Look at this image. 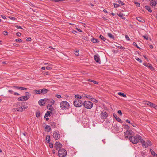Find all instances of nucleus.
I'll return each mask as SVG.
<instances>
[{"instance_id": "f257e3e1", "label": "nucleus", "mask_w": 157, "mask_h": 157, "mask_svg": "<svg viewBox=\"0 0 157 157\" xmlns=\"http://www.w3.org/2000/svg\"><path fill=\"white\" fill-rule=\"evenodd\" d=\"M142 138L139 134H136L135 136H132L129 137V140L133 144L137 143L139 140L141 141Z\"/></svg>"}, {"instance_id": "f03ea898", "label": "nucleus", "mask_w": 157, "mask_h": 157, "mask_svg": "<svg viewBox=\"0 0 157 157\" xmlns=\"http://www.w3.org/2000/svg\"><path fill=\"white\" fill-rule=\"evenodd\" d=\"M69 104L67 102L63 101L60 103V106L62 109L66 110L69 107Z\"/></svg>"}, {"instance_id": "7ed1b4c3", "label": "nucleus", "mask_w": 157, "mask_h": 157, "mask_svg": "<svg viewBox=\"0 0 157 157\" xmlns=\"http://www.w3.org/2000/svg\"><path fill=\"white\" fill-rule=\"evenodd\" d=\"M140 142L142 144L143 147L145 148H147L148 146H151L152 145L151 143L149 140H147V142H145L142 138L141 139Z\"/></svg>"}, {"instance_id": "20e7f679", "label": "nucleus", "mask_w": 157, "mask_h": 157, "mask_svg": "<svg viewBox=\"0 0 157 157\" xmlns=\"http://www.w3.org/2000/svg\"><path fill=\"white\" fill-rule=\"evenodd\" d=\"M25 94V96L19 97L18 100L19 101H22L23 100H27L29 98L30 94L29 92H26Z\"/></svg>"}, {"instance_id": "39448f33", "label": "nucleus", "mask_w": 157, "mask_h": 157, "mask_svg": "<svg viewBox=\"0 0 157 157\" xmlns=\"http://www.w3.org/2000/svg\"><path fill=\"white\" fill-rule=\"evenodd\" d=\"M83 105L86 108L91 109L93 106V104L89 101H86L84 102Z\"/></svg>"}, {"instance_id": "423d86ee", "label": "nucleus", "mask_w": 157, "mask_h": 157, "mask_svg": "<svg viewBox=\"0 0 157 157\" xmlns=\"http://www.w3.org/2000/svg\"><path fill=\"white\" fill-rule=\"evenodd\" d=\"M58 154L59 157H65L67 155V152L65 149H60L58 151Z\"/></svg>"}, {"instance_id": "0eeeda50", "label": "nucleus", "mask_w": 157, "mask_h": 157, "mask_svg": "<svg viewBox=\"0 0 157 157\" xmlns=\"http://www.w3.org/2000/svg\"><path fill=\"white\" fill-rule=\"evenodd\" d=\"M74 105L76 107H81L83 104L81 100L76 99L73 102Z\"/></svg>"}, {"instance_id": "6e6552de", "label": "nucleus", "mask_w": 157, "mask_h": 157, "mask_svg": "<svg viewBox=\"0 0 157 157\" xmlns=\"http://www.w3.org/2000/svg\"><path fill=\"white\" fill-rule=\"evenodd\" d=\"M53 136L55 139L56 140L59 139L60 138L59 132L57 131H56L54 132Z\"/></svg>"}, {"instance_id": "1a4fd4ad", "label": "nucleus", "mask_w": 157, "mask_h": 157, "mask_svg": "<svg viewBox=\"0 0 157 157\" xmlns=\"http://www.w3.org/2000/svg\"><path fill=\"white\" fill-rule=\"evenodd\" d=\"M133 132L132 130H127L125 132L124 136L125 138H128L129 136L133 135Z\"/></svg>"}, {"instance_id": "9d476101", "label": "nucleus", "mask_w": 157, "mask_h": 157, "mask_svg": "<svg viewBox=\"0 0 157 157\" xmlns=\"http://www.w3.org/2000/svg\"><path fill=\"white\" fill-rule=\"evenodd\" d=\"M100 117L102 119H105L107 117L108 115L106 112L101 111Z\"/></svg>"}, {"instance_id": "9b49d317", "label": "nucleus", "mask_w": 157, "mask_h": 157, "mask_svg": "<svg viewBox=\"0 0 157 157\" xmlns=\"http://www.w3.org/2000/svg\"><path fill=\"white\" fill-rule=\"evenodd\" d=\"M46 99H42L39 101L38 103L39 105L40 106H43L44 104L45 103L46 101Z\"/></svg>"}, {"instance_id": "f8f14e48", "label": "nucleus", "mask_w": 157, "mask_h": 157, "mask_svg": "<svg viewBox=\"0 0 157 157\" xmlns=\"http://www.w3.org/2000/svg\"><path fill=\"white\" fill-rule=\"evenodd\" d=\"M146 102L147 103H146V104L147 105H149L150 107L155 108L157 107V106L152 103L149 101H147Z\"/></svg>"}, {"instance_id": "ddd939ff", "label": "nucleus", "mask_w": 157, "mask_h": 157, "mask_svg": "<svg viewBox=\"0 0 157 157\" xmlns=\"http://www.w3.org/2000/svg\"><path fill=\"white\" fill-rule=\"evenodd\" d=\"M55 147L56 149H58L62 147V145L59 142H56L55 144Z\"/></svg>"}, {"instance_id": "4468645a", "label": "nucleus", "mask_w": 157, "mask_h": 157, "mask_svg": "<svg viewBox=\"0 0 157 157\" xmlns=\"http://www.w3.org/2000/svg\"><path fill=\"white\" fill-rule=\"evenodd\" d=\"M150 3L151 6H155L157 4V0H151Z\"/></svg>"}, {"instance_id": "2eb2a0df", "label": "nucleus", "mask_w": 157, "mask_h": 157, "mask_svg": "<svg viewBox=\"0 0 157 157\" xmlns=\"http://www.w3.org/2000/svg\"><path fill=\"white\" fill-rule=\"evenodd\" d=\"M94 59L95 60V61L98 63H100V59L99 57V56L98 55H95L94 56Z\"/></svg>"}, {"instance_id": "dca6fc26", "label": "nucleus", "mask_w": 157, "mask_h": 157, "mask_svg": "<svg viewBox=\"0 0 157 157\" xmlns=\"http://www.w3.org/2000/svg\"><path fill=\"white\" fill-rule=\"evenodd\" d=\"M46 101H48V103H50L52 105H53L55 103L54 100L52 99H48L46 98Z\"/></svg>"}, {"instance_id": "f3484780", "label": "nucleus", "mask_w": 157, "mask_h": 157, "mask_svg": "<svg viewBox=\"0 0 157 157\" xmlns=\"http://www.w3.org/2000/svg\"><path fill=\"white\" fill-rule=\"evenodd\" d=\"M136 19L140 22L141 23H144L145 22V20L140 17H136Z\"/></svg>"}, {"instance_id": "a211bd4d", "label": "nucleus", "mask_w": 157, "mask_h": 157, "mask_svg": "<svg viewBox=\"0 0 157 157\" xmlns=\"http://www.w3.org/2000/svg\"><path fill=\"white\" fill-rule=\"evenodd\" d=\"M12 87L14 88L17 89H19L21 90H25L27 89V88H26L21 87H18V86H13Z\"/></svg>"}, {"instance_id": "6ab92c4d", "label": "nucleus", "mask_w": 157, "mask_h": 157, "mask_svg": "<svg viewBox=\"0 0 157 157\" xmlns=\"http://www.w3.org/2000/svg\"><path fill=\"white\" fill-rule=\"evenodd\" d=\"M47 108L48 109L51 111H52L53 110V108L51 105L48 104L47 105Z\"/></svg>"}, {"instance_id": "aec40b11", "label": "nucleus", "mask_w": 157, "mask_h": 157, "mask_svg": "<svg viewBox=\"0 0 157 157\" xmlns=\"http://www.w3.org/2000/svg\"><path fill=\"white\" fill-rule=\"evenodd\" d=\"M49 91V90L45 88H43L41 89V93H43V94H45L47 93L48 92V91Z\"/></svg>"}, {"instance_id": "412c9836", "label": "nucleus", "mask_w": 157, "mask_h": 157, "mask_svg": "<svg viewBox=\"0 0 157 157\" xmlns=\"http://www.w3.org/2000/svg\"><path fill=\"white\" fill-rule=\"evenodd\" d=\"M46 140L48 143H50V136L49 135H47L46 136Z\"/></svg>"}, {"instance_id": "4be33fe9", "label": "nucleus", "mask_w": 157, "mask_h": 157, "mask_svg": "<svg viewBox=\"0 0 157 157\" xmlns=\"http://www.w3.org/2000/svg\"><path fill=\"white\" fill-rule=\"evenodd\" d=\"M108 36L111 39H112L113 40L114 39V36L111 33H108Z\"/></svg>"}, {"instance_id": "5701e85b", "label": "nucleus", "mask_w": 157, "mask_h": 157, "mask_svg": "<svg viewBox=\"0 0 157 157\" xmlns=\"http://www.w3.org/2000/svg\"><path fill=\"white\" fill-rule=\"evenodd\" d=\"M146 9L149 12L151 13L152 12V10L150 8L149 6H145Z\"/></svg>"}, {"instance_id": "b1692460", "label": "nucleus", "mask_w": 157, "mask_h": 157, "mask_svg": "<svg viewBox=\"0 0 157 157\" xmlns=\"http://www.w3.org/2000/svg\"><path fill=\"white\" fill-rule=\"evenodd\" d=\"M34 91L36 94H39L41 93V89L35 90Z\"/></svg>"}, {"instance_id": "393cba45", "label": "nucleus", "mask_w": 157, "mask_h": 157, "mask_svg": "<svg viewBox=\"0 0 157 157\" xmlns=\"http://www.w3.org/2000/svg\"><path fill=\"white\" fill-rule=\"evenodd\" d=\"M118 15L119 17L121 18L122 19H125V18L124 16V15L122 13H119Z\"/></svg>"}, {"instance_id": "a878e982", "label": "nucleus", "mask_w": 157, "mask_h": 157, "mask_svg": "<svg viewBox=\"0 0 157 157\" xmlns=\"http://www.w3.org/2000/svg\"><path fill=\"white\" fill-rule=\"evenodd\" d=\"M51 113V112L50 111H47L45 115L44 116V118L48 117V116H49L50 114V113Z\"/></svg>"}, {"instance_id": "bb28decb", "label": "nucleus", "mask_w": 157, "mask_h": 157, "mask_svg": "<svg viewBox=\"0 0 157 157\" xmlns=\"http://www.w3.org/2000/svg\"><path fill=\"white\" fill-rule=\"evenodd\" d=\"M87 81L89 82H93L94 84H98V82L95 81H94V80H91V79H89L87 80Z\"/></svg>"}, {"instance_id": "cd10ccee", "label": "nucleus", "mask_w": 157, "mask_h": 157, "mask_svg": "<svg viewBox=\"0 0 157 157\" xmlns=\"http://www.w3.org/2000/svg\"><path fill=\"white\" fill-rule=\"evenodd\" d=\"M91 41L93 43H97L98 42V40L97 39L95 38H92Z\"/></svg>"}, {"instance_id": "c85d7f7f", "label": "nucleus", "mask_w": 157, "mask_h": 157, "mask_svg": "<svg viewBox=\"0 0 157 157\" xmlns=\"http://www.w3.org/2000/svg\"><path fill=\"white\" fill-rule=\"evenodd\" d=\"M50 125L52 126V127L53 128H54L56 127V124L54 122H51L50 123Z\"/></svg>"}, {"instance_id": "c756f323", "label": "nucleus", "mask_w": 157, "mask_h": 157, "mask_svg": "<svg viewBox=\"0 0 157 157\" xmlns=\"http://www.w3.org/2000/svg\"><path fill=\"white\" fill-rule=\"evenodd\" d=\"M118 94L119 95L121 96H123V97H125L126 96V95L124 93H123L119 92L118 93Z\"/></svg>"}, {"instance_id": "7c9ffc66", "label": "nucleus", "mask_w": 157, "mask_h": 157, "mask_svg": "<svg viewBox=\"0 0 157 157\" xmlns=\"http://www.w3.org/2000/svg\"><path fill=\"white\" fill-rule=\"evenodd\" d=\"M76 99H80L82 98V96L79 95H76L75 96Z\"/></svg>"}, {"instance_id": "2f4dec72", "label": "nucleus", "mask_w": 157, "mask_h": 157, "mask_svg": "<svg viewBox=\"0 0 157 157\" xmlns=\"http://www.w3.org/2000/svg\"><path fill=\"white\" fill-rule=\"evenodd\" d=\"M40 111H38L36 112V116L38 118L40 116Z\"/></svg>"}, {"instance_id": "473e14b6", "label": "nucleus", "mask_w": 157, "mask_h": 157, "mask_svg": "<svg viewBox=\"0 0 157 157\" xmlns=\"http://www.w3.org/2000/svg\"><path fill=\"white\" fill-rule=\"evenodd\" d=\"M99 38L104 41H105V40H106L105 38L102 35H100L99 36Z\"/></svg>"}, {"instance_id": "72a5a7b5", "label": "nucleus", "mask_w": 157, "mask_h": 157, "mask_svg": "<svg viewBox=\"0 0 157 157\" xmlns=\"http://www.w3.org/2000/svg\"><path fill=\"white\" fill-rule=\"evenodd\" d=\"M23 111V109L21 107H20L18 108H17V112H21Z\"/></svg>"}, {"instance_id": "f704fd0d", "label": "nucleus", "mask_w": 157, "mask_h": 157, "mask_svg": "<svg viewBox=\"0 0 157 157\" xmlns=\"http://www.w3.org/2000/svg\"><path fill=\"white\" fill-rule=\"evenodd\" d=\"M150 151L152 154V155L154 156V155H155L156 153L154 151L152 150V149H150Z\"/></svg>"}, {"instance_id": "c9c22d12", "label": "nucleus", "mask_w": 157, "mask_h": 157, "mask_svg": "<svg viewBox=\"0 0 157 157\" xmlns=\"http://www.w3.org/2000/svg\"><path fill=\"white\" fill-rule=\"evenodd\" d=\"M45 129H48V131H49V132L51 130V128L50 126H49L48 125H47L46 126Z\"/></svg>"}, {"instance_id": "e433bc0d", "label": "nucleus", "mask_w": 157, "mask_h": 157, "mask_svg": "<svg viewBox=\"0 0 157 157\" xmlns=\"http://www.w3.org/2000/svg\"><path fill=\"white\" fill-rule=\"evenodd\" d=\"M15 41L17 42L21 43L22 42V40L21 39H17L15 40Z\"/></svg>"}, {"instance_id": "4c0bfd02", "label": "nucleus", "mask_w": 157, "mask_h": 157, "mask_svg": "<svg viewBox=\"0 0 157 157\" xmlns=\"http://www.w3.org/2000/svg\"><path fill=\"white\" fill-rule=\"evenodd\" d=\"M116 119L118 122L120 123L122 122V121L118 117H117Z\"/></svg>"}, {"instance_id": "58836bf2", "label": "nucleus", "mask_w": 157, "mask_h": 157, "mask_svg": "<svg viewBox=\"0 0 157 157\" xmlns=\"http://www.w3.org/2000/svg\"><path fill=\"white\" fill-rule=\"evenodd\" d=\"M135 59L138 61H139L140 63H142V60L140 59L139 58H138V57H136L135 58Z\"/></svg>"}, {"instance_id": "ea45409f", "label": "nucleus", "mask_w": 157, "mask_h": 157, "mask_svg": "<svg viewBox=\"0 0 157 157\" xmlns=\"http://www.w3.org/2000/svg\"><path fill=\"white\" fill-rule=\"evenodd\" d=\"M124 128L127 129V130H128L129 129L130 127L128 125H126L124 126Z\"/></svg>"}, {"instance_id": "a19ab883", "label": "nucleus", "mask_w": 157, "mask_h": 157, "mask_svg": "<svg viewBox=\"0 0 157 157\" xmlns=\"http://www.w3.org/2000/svg\"><path fill=\"white\" fill-rule=\"evenodd\" d=\"M134 3H135V4L136 5V6L138 7H139L140 6V4L139 3L136 2H134Z\"/></svg>"}, {"instance_id": "79ce46f5", "label": "nucleus", "mask_w": 157, "mask_h": 157, "mask_svg": "<svg viewBox=\"0 0 157 157\" xmlns=\"http://www.w3.org/2000/svg\"><path fill=\"white\" fill-rule=\"evenodd\" d=\"M117 2L119 4H121L122 5H124L125 4L123 2L120 0H118Z\"/></svg>"}, {"instance_id": "37998d69", "label": "nucleus", "mask_w": 157, "mask_h": 157, "mask_svg": "<svg viewBox=\"0 0 157 157\" xmlns=\"http://www.w3.org/2000/svg\"><path fill=\"white\" fill-rule=\"evenodd\" d=\"M93 97L92 96H90V95H88L86 96V98H88L89 100H91L92 99Z\"/></svg>"}, {"instance_id": "c03bdc74", "label": "nucleus", "mask_w": 157, "mask_h": 157, "mask_svg": "<svg viewBox=\"0 0 157 157\" xmlns=\"http://www.w3.org/2000/svg\"><path fill=\"white\" fill-rule=\"evenodd\" d=\"M133 45L134 46H135L136 47L140 49V48L137 45V44H136V43L134 42L133 43Z\"/></svg>"}, {"instance_id": "a18cd8bd", "label": "nucleus", "mask_w": 157, "mask_h": 157, "mask_svg": "<svg viewBox=\"0 0 157 157\" xmlns=\"http://www.w3.org/2000/svg\"><path fill=\"white\" fill-rule=\"evenodd\" d=\"M21 107L23 109V111L26 109L28 108L27 106L25 105H23V106Z\"/></svg>"}, {"instance_id": "49530a36", "label": "nucleus", "mask_w": 157, "mask_h": 157, "mask_svg": "<svg viewBox=\"0 0 157 157\" xmlns=\"http://www.w3.org/2000/svg\"><path fill=\"white\" fill-rule=\"evenodd\" d=\"M91 100L93 101L94 102H95V103H97L98 102V100H96V99L94 98L93 97H92V99H91Z\"/></svg>"}, {"instance_id": "de8ad7c7", "label": "nucleus", "mask_w": 157, "mask_h": 157, "mask_svg": "<svg viewBox=\"0 0 157 157\" xmlns=\"http://www.w3.org/2000/svg\"><path fill=\"white\" fill-rule=\"evenodd\" d=\"M9 18L11 20H15L16 19V18H15V17H13L10 16L9 17Z\"/></svg>"}, {"instance_id": "09e8293b", "label": "nucleus", "mask_w": 157, "mask_h": 157, "mask_svg": "<svg viewBox=\"0 0 157 157\" xmlns=\"http://www.w3.org/2000/svg\"><path fill=\"white\" fill-rule=\"evenodd\" d=\"M3 34L4 35H7L8 34V32L6 31H5L3 32Z\"/></svg>"}, {"instance_id": "8fccbe9b", "label": "nucleus", "mask_w": 157, "mask_h": 157, "mask_svg": "<svg viewBox=\"0 0 157 157\" xmlns=\"http://www.w3.org/2000/svg\"><path fill=\"white\" fill-rule=\"evenodd\" d=\"M49 145L50 148H52L53 147V145L52 143H49Z\"/></svg>"}, {"instance_id": "3c124183", "label": "nucleus", "mask_w": 157, "mask_h": 157, "mask_svg": "<svg viewBox=\"0 0 157 157\" xmlns=\"http://www.w3.org/2000/svg\"><path fill=\"white\" fill-rule=\"evenodd\" d=\"M143 65L147 67H148L150 65V64L149 63H143Z\"/></svg>"}, {"instance_id": "603ef678", "label": "nucleus", "mask_w": 157, "mask_h": 157, "mask_svg": "<svg viewBox=\"0 0 157 157\" xmlns=\"http://www.w3.org/2000/svg\"><path fill=\"white\" fill-rule=\"evenodd\" d=\"M117 47L119 49H124L125 48L124 47H123L121 45H120L119 46H117Z\"/></svg>"}, {"instance_id": "864d4df0", "label": "nucleus", "mask_w": 157, "mask_h": 157, "mask_svg": "<svg viewBox=\"0 0 157 157\" xmlns=\"http://www.w3.org/2000/svg\"><path fill=\"white\" fill-rule=\"evenodd\" d=\"M125 38L127 40H130V38H129V36H128L127 35H126L125 36Z\"/></svg>"}, {"instance_id": "5fc2aeb1", "label": "nucleus", "mask_w": 157, "mask_h": 157, "mask_svg": "<svg viewBox=\"0 0 157 157\" xmlns=\"http://www.w3.org/2000/svg\"><path fill=\"white\" fill-rule=\"evenodd\" d=\"M16 35H17L18 36V37H20L21 36V33L20 32H17L16 33Z\"/></svg>"}, {"instance_id": "6e6d98bb", "label": "nucleus", "mask_w": 157, "mask_h": 157, "mask_svg": "<svg viewBox=\"0 0 157 157\" xmlns=\"http://www.w3.org/2000/svg\"><path fill=\"white\" fill-rule=\"evenodd\" d=\"M114 6L116 8H117L119 7V4H117L114 3Z\"/></svg>"}, {"instance_id": "4d7b16f0", "label": "nucleus", "mask_w": 157, "mask_h": 157, "mask_svg": "<svg viewBox=\"0 0 157 157\" xmlns=\"http://www.w3.org/2000/svg\"><path fill=\"white\" fill-rule=\"evenodd\" d=\"M78 52H79V51L78 50H76L75 52V54L76 55V56H78Z\"/></svg>"}, {"instance_id": "13d9d810", "label": "nucleus", "mask_w": 157, "mask_h": 157, "mask_svg": "<svg viewBox=\"0 0 157 157\" xmlns=\"http://www.w3.org/2000/svg\"><path fill=\"white\" fill-rule=\"evenodd\" d=\"M16 27L18 29H23V28L20 26L19 25H16Z\"/></svg>"}, {"instance_id": "bf43d9fd", "label": "nucleus", "mask_w": 157, "mask_h": 157, "mask_svg": "<svg viewBox=\"0 0 157 157\" xmlns=\"http://www.w3.org/2000/svg\"><path fill=\"white\" fill-rule=\"evenodd\" d=\"M117 113H119L121 116L122 115V113L121 110H119L118 111Z\"/></svg>"}, {"instance_id": "052dcab7", "label": "nucleus", "mask_w": 157, "mask_h": 157, "mask_svg": "<svg viewBox=\"0 0 157 157\" xmlns=\"http://www.w3.org/2000/svg\"><path fill=\"white\" fill-rule=\"evenodd\" d=\"M46 69L47 70H50V69H52V68L49 66H47L46 67Z\"/></svg>"}, {"instance_id": "680f3d73", "label": "nucleus", "mask_w": 157, "mask_h": 157, "mask_svg": "<svg viewBox=\"0 0 157 157\" xmlns=\"http://www.w3.org/2000/svg\"><path fill=\"white\" fill-rule=\"evenodd\" d=\"M148 67L151 70L153 69V67L150 64V65H149Z\"/></svg>"}, {"instance_id": "e2e57ef3", "label": "nucleus", "mask_w": 157, "mask_h": 157, "mask_svg": "<svg viewBox=\"0 0 157 157\" xmlns=\"http://www.w3.org/2000/svg\"><path fill=\"white\" fill-rule=\"evenodd\" d=\"M31 40V39L30 37H29L27 38L26 39V41H30Z\"/></svg>"}, {"instance_id": "0e129e2a", "label": "nucleus", "mask_w": 157, "mask_h": 157, "mask_svg": "<svg viewBox=\"0 0 157 157\" xmlns=\"http://www.w3.org/2000/svg\"><path fill=\"white\" fill-rule=\"evenodd\" d=\"M17 108H14L13 109V111H14L15 112H17Z\"/></svg>"}, {"instance_id": "69168bd1", "label": "nucleus", "mask_w": 157, "mask_h": 157, "mask_svg": "<svg viewBox=\"0 0 157 157\" xmlns=\"http://www.w3.org/2000/svg\"><path fill=\"white\" fill-rule=\"evenodd\" d=\"M56 96L58 98H61V96L60 95L57 94L56 95Z\"/></svg>"}, {"instance_id": "338daca9", "label": "nucleus", "mask_w": 157, "mask_h": 157, "mask_svg": "<svg viewBox=\"0 0 157 157\" xmlns=\"http://www.w3.org/2000/svg\"><path fill=\"white\" fill-rule=\"evenodd\" d=\"M143 36V37H144V39H146L147 40L148 39V37L147 36Z\"/></svg>"}, {"instance_id": "774afa93", "label": "nucleus", "mask_w": 157, "mask_h": 157, "mask_svg": "<svg viewBox=\"0 0 157 157\" xmlns=\"http://www.w3.org/2000/svg\"><path fill=\"white\" fill-rule=\"evenodd\" d=\"M1 16L2 17L3 19H6V16H5L2 15H1Z\"/></svg>"}]
</instances>
